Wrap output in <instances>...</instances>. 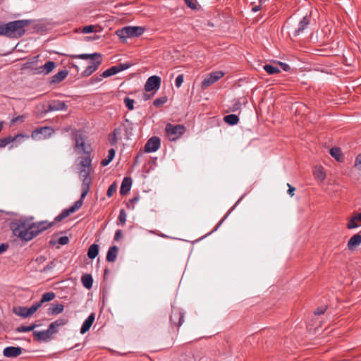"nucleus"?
<instances>
[{
	"mask_svg": "<svg viewBox=\"0 0 361 361\" xmlns=\"http://www.w3.org/2000/svg\"><path fill=\"white\" fill-rule=\"evenodd\" d=\"M117 185L114 182L108 188L106 195L110 197L113 195V194L116 191Z\"/></svg>",
	"mask_w": 361,
	"mask_h": 361,
	"instance_id": "obj_47",
	"label": "nucleus"
},
{
	"mask_svg": "<svg viewBox=\"0 0 361 361\" xmlns=\"http://www.w3.org/2000/svg\"><path fill=\"white\" fill-rule=\"evenodd\" d=\"M326 309H327V306H326V305L320 306L315 309L314 313L316 315H321V314H323L326 312Z\"/></svg>",
	"mask_w": 361,
	"mask_h": 361,
	"instance_id": "obj_50",
	"label": "nucleus"
},
{
	"mask_svg": "<svg viewBox=\"0 0 361 361\" xmlns=\"http://www.w3.org/2000/svg\"><path fill=\"white\" fill-rule=\"evenodd\" d=\"M361 244V235L357 233L353 235L348 242V247L350 250H353Z\"/></svg>",
	"mask_w": 361,
	"mask_h": 361,
	"instance_id": "obj_20",
	"label": "nucleus"
},
{
	"mask_svg": "<svg viewBox=\"0 0 361 361\" xmlns=\"http://www.w3.org/2000/svg\"><path fill=\"white\" fill-rule=\"evenodd\" d=\"M183 74L178 75L176 78L175 84L177 87H180L183 82Z\"/></svg>",
	"mask_w": 361,
	"mask_h": 361,
	"instance_id": "obj_52",
	"label": "nucleus"
},
{
	"mask_svg": "<svg viewBox=\"0 0 361 361\" xmlns=\"http://www.w3.org/2000/svg\"><path fill=\"white\" fill-rule=\"evenodd\" d=\"M75 148L79 152H83L85 154H90L91 146L85 143V137L82 134H76L75 135Z\"/></svg>",
	"mask_w": 361,
	"mask_h": 361,
	"instance_id": "obj_7",
	"label": "nucleus"
},
{
	"mask_svg": "<svg viewBox=\"0 0 361 361\" xmlns=\"http://www.w3.org/2000/svg\"><path fill=\"white\" fill-rule=\"evenodd\" d=\"M115 154H116L115 149L113 148L110 149L108 152L107 157L102 160L101 165L102 166H107L114 158Z\"/></svg>",
	"mask_w": 361,
	"mask_h": 361,
	"instance_id": "obj_32",
	"label": "nucleus"
},
{
	"mask_svg": "<svg viewBox=\"0 0 361 361\" xmlns=\"http://www.w3.org/2000/svg\"><path fill=\"white\" fill-rule=\"evenodd\" d=\"M92 159L90 158V154H87V156L81 157L80 160V165L81 166V170H88L90 172L92 171Z\"/></svg>",
	"mask_w": 361,
	"mask_h": 361,
	"instance_id": "obj_23",
	"label": "nucleus"
},
{
	"mask_svg": "<svg viewBox=\"0 0 361 361\" xmlns=\"http://www.w3.org/2000/svg\"><path fill=\"white\" fill-rule=\"evenodd\" d=\"M165 131L169 139L171 141H175L184 134L185 128L181 124L173 125L171 123H167Z\"/></svg>",
	"mask_w": 361,
	"mask_h": 361,
	"instance_id": "obj_4",
	"label": "nucleus"
},
{
	"mask_svg": "<svg viewBox=\"0 0 361 361\" xmlns=\"http://www.w3.org/2000/svg\"><path fill=\"white\" fill-rule=\"evenodd\" d=\"M20 347L8 346L4 349L3 355L6 357H16L22 353Z\"/></svg>",
	"mask_w": 361,
	"mask_h": 361,
	"instance_id": "obj_14",
	"label": "nucleus"
},
{
	"mask_svg": "<svg viewBox=\"0 0 361 361\" xmlns=\"http://www.w3.org/2000/svg\"><path fill=\"white\" fill-rule=\"evenodd\" d=\"M64 309V306L61 303H52L48 309L47 314L49 315H57L61 314Z\"/></svg>",
	"mask_w": 361,
	"mask_h": 361,
	"instance_id": "obj_21",
	"label": "nucleus"
},
{
	"mask_svg": "<svg viewBox=\"0 0 361 361\" xmlns=\"http://www.w3.org/2000/svg\"><path fill=\"white\" fill-rule=\"evenodd\" d=\"M167 101H168L167 97L164 96V97H161L154 99L153 102V105L156 107H159V106L164 105V104H166L167 102Z\"/></svg>",
	"mask_w": 361,
	"mask_h": 361,
	"instance_id": "obj_40",
	"label": "nucleus"
},
{
	"mask_svg": "<svg viewBox=\"0 0 361 361\" xmlns=\"http://www.w3.org/2000/svg\"><path fill=\"white\" fill-rule=\"evenodd\" d=\"M67 109L68 106L64 102L59 100H51L49 102L47 105H43L42 111L43 113L47 114L50 111L66 110Z\"/></svg>",
	"mask_w": 361,
	"mask_h": 361,
	"instance_id": "obj_6",
	"label": "nucleus"
},
{
	"mask_svg": "<svg viewBox=\"0 0 361 361\" xmlns=\"http://www.w3.org/2000/svg\"><path fill=\"white\" fill-rule=\"evenodd\" d=\"M58 243L62 245H67L69 243V238L67 236L60 237L58 240Z\"/></svg>",
	"mask_w": 361,
	"mask_h": 361,
	"instance_id": "obj_54",
	"label": "nucleus"
},
{
	"mask_svg": "<svg viewBox=\"0 0 361 361\" xmlns=\"http://www.w3.org/2000/svg\"><path fill=\"white\" fill-rule=\"evenodd\" d=\"M68 75V71L67 70H63L54 75L50 78V84H58L63 81Z\"/></svg>",
	"mask_w": 361,
	"mask_h": 361,
	"instance_id": "obj_18",
	"label": "nucleus"
},
{
	"mask_svg": "<svg viewBox=\"0 0 361 361\" xmlns=\"http://www.w3.org/2000/svg\"><path fill=\"white\" fill-rule=\"evenodd\" d=\"M123 102H124L126 106L128 108V110L131 111V110L134 109V104H135L134 99H130L128 97H126L124 98Z\"/></svg>",
	"mask_w": 361,
	"mask_h": 361,
	"instance_id": "obj_41",
	"label": "nucleus"
},
{
	"mask_svg": "<svg viewBox=\"0 0 361 361\" xmlns=\"http://www.w3.org/2000/svg\"><path fill=\"white\" fill-rule=\"evenodd\" d=\"M58 264V260L54 259L50 262L47 266H45L40 271L41 272H49L52 270Z\"/></svg>",
	"mask_w": 361,
	"mask_h": 361,
	"instance_id": "obj_38",
	"label": "nucleus"
},
{
	"mask_svg": "<svg viewBox=\"0 0 361 361\" xmlns=\"http://www.w3.org/2000/svg\"><path fill=\"white\" fill-rule=\"evenodd\" d=\"M161 78L157 75L150 76L145 85V90L146 92H150L152 90H158L161 85Z\"/></svg>",
	"mask_w": 361,
	"mask_h": 361,
	"instance_id": "obj_12",
	"label": "nucleus"
},
{
	"mask_svg": "<svg viewBox=\"0 0 361 361\" xmlns=\"http://www.w3.org/2000/svg\"><path fill=\"white\" fill-rule=\"evenodd\" d=\"M90 171L80 170V177L82 180L80 198L77 200L73 205L68 209H63L61 214L56 216L54 221L49 222L47 221H40L32 222L33 218H20L12 221L10 224V228L13 235L20 239L22 241L28 242L43 231L52 227L55 223L59 222L68 217L71 214L78 211L83 204V200L88 194L92 183V178Z\"/></svg>",
	"mask_w": 361,
	"mask_h": 361,
	"instance_id": "obj_1",
	"label": "nucleus"
},
{
	"mask_svg": "<svg viewBox=\"0 0 361 361\" xmlns=\"http://www.w3.org/2000/svg\"><path fill=\"white\" fill-rule=\"evenodd\" d=\"M37 326L38 325L36 324H32L29 326L21 325L16 328V331L18 333L29 332L33 331Z\"/></svg>",
	"mask_w": 361,
	"mask_h": 361,
	"instance_id": "obj_35",
	"label": "nucleus"
},
{
	"mask_svg": "<svg viewBox=\"0 0 361 361\" xmlns=\"http://www.w3.org/2000/svg\"><path fill=\"white\" fill-rule=\"evenodd\" d=\"M241 109V102L239 100H235L231 108V111H238Z\"/></svg>",
	"mask_w": 361,
	"mask_h": 361,
	"instance_id": "obj_48",
	"label": "nucleus"
},
{
	"mask_svg": "<svg viewBox=\"0 0 361 361\" xmlns=\"http://www.w3.org/2000/svg\"><path fill=\"white\" fill-rule=\"evenodd\" d=\"M123 237V232L121 230H117L115 233L114 240H119Z\"/></svg>",
	"mask_w": 361,
	"mask_h": 361,
	"instance_id": "obj_59",
	"label": "nucleus"
},
{
	"mask_svg": "<svg viewBox=\"0 0 361 361\" xmlns=\"http://www.w3.org/2000/svg\"><path fill=\"white\" fill-rule=\"evenodd\" d=\"M42 305V304L39 301L33 304L30 307L27 308V312L30 314V316H32Z\"/></svg>",
	"mask_w": 361,
	"mask_h": 361,
	"instance_id": "obj_43",
	"label": "nucleus"
},
{
	"mask_svg": "<svg viewBox=\"0 0 361 361\" xmlns=\"http://www.w3.org/2000/svg\"><path fill=\"white\" fill-rule=\"evenodd\" d=\"M24 121V116H18L12 119V123H16L18 121L23 122Z\"/></svg>",
	"mask_w": 361,
	"mask_h": 361,
	"instance_id": "obj_62",
	"label": "nucleus"
},
{
	"mask_svg": "<svg viewBox=\"0 0 361 361\" xmlns=\"http://www.w3.org/2000/svg\"><path fill=\"white\" fill-rule=\"evenodd\" d=\"M81 281L86 288L90 289L92 287L93 279L90 274H84L81 278Z\"/></svg>",
	"mask_w": 361,
	"mask_h": 361,
	"instance_id": "obj_31",
	"label": "nucleus"
},
{
	"mask_svg": "<svg viewBox=\"0 0 361 361\" xmlns=\"http://www.w3.org/2000/svg\"><path fill=\"white\" fill-rule=\"evenodd\" d=\"M56 297V294L53 292H47V293H44L42 295V298L40 299V302L42 304L44 303V302H49L52 300H54Z\"/></svg>",
	"mask_w": 361,
	"mask_h": 361,
	"instance_id": "obj_36",
	"label": "nucleus"
},
{
	"mask_svg": "<svg viewBox=\"0 0 361 361\" xmlns=\"http://www.w3.org/2000/svg\"><path fill=\"white\" fill-rule=\"evenodd\" d=\"M224 121L231 126H234L239 122V118L235 114H229L224 116Z\"/></svg>",
	"mask_w": 361,
	"mask_h": 361,
	"instance_id": "obj_33",
	"label": "nucleus"
},
{
	"mask_svg": "<svg viewBox=\"0 0 361 361\" xmlns=\"http://www.w3.org/2000/svg\"><path fill=\"white\" fill-rule=\"evenodd\" d=\"M54 130L51 127H42L35 129L32 133V137L37 139H46L49 137Z\"/></svg>",
	"mask_w": 361,
	"mask_h": 361,
	"instance_id": "obj_11",
	"label": "nucleus"
},
{
	"mask_svg": "<svg viewBox=\"0 0 361 361\" xmlns=\"http://www.w3.org/2000/svg\"><path fill=\"white\" fill-rule=\"evenodd\" d=\"M185 312L177 307L171 308V314L170 316V323L171 326H174L178 329L184 322Z\"/></svg>",
	"mask_w": 361,
	"mask_h": 361,
	"instance_id": "obj_5",
	"label": "nucleus"
},
{
	"mask_svg": "<svg viewBox=\"0 0 361 361\" xmlns=\"http://www.w3.org/2000/svg\"><path fill=\"white\" fill-rule=\"evenodd\" d=\"M24 136L22 134H18L14 137L8 136L4 138L0 139V148L5 147L8 144L13 142L18 138H23Z\"/></svg>",
	"mask_w": 361,
	"mask_h": 361,
	"instance_id": "obj_24",
	"label": "nucleus"
},
{
	"mask_svg": "<svg viewBox=\"0 0 361 361\" xmlns=\"http://www.w3.org/2000/svg\"><path fill=\"white\" fill-rule=\"evenodd\" d=\"M361 164V153L358 154L355 159V165L357 166Z\"/></svg>",
	"mask_w": 361,
	"mask_h": 361,
	"instance_id": "obj_64",
	"label": "nucleus"
},
{
	"mask_svg": "<svg viewBox=\"0 0 361 361\" xmlns=\"http://www.w3.org/2000/svg\"><path fill=\"white\" fill-rule=\"evenodd\" d=\"M242 199L240 198L238 202L235 204V205L228 212V213L226 214V216L220 221V222L216 226L215 228L212 231H215L218 229V228L220 226V225L222 224V222L228 217V216L231 213V212L234 209V208L235 207V206L238 204V202L240 201V200Z\"/></svg>",
	"mask_w": 361,
	"mask_h": 361,
	"instance_id": "obj_44",
	"label": "nucleus"
},
{
	"mask_svg": "<svg viewBox=\"0 0 361 361\" xmlns=\"http://www.w3.org/2000/svg\"><path fill=\"white\" fill-rule=\"evenodd\" d=\"M126 213L123 209L120 210L119 216H118V224H121L122 226H123L126 224Z\"/></svg>",
	"mask_w": 361,
	"mask_h": 361,
	"instance_id": "obj_45",
	"label": "nucleus"
},
{
	"mask_svg": "<svg viewBox=\"0 0 361 361\" xmlns=\"http://www.w3.org/2000/svg\"><path fill=\"white\" fill-rule=\"evenodd\" d=\"M314 175L315 178L319 180H324L326 178V174L321 168L316 169L314 171Z\"/></svg>",
	"mask_w": 361,
	"mask_h": 361,
	"instance_id": "obj_39",
	"label": "nucleus"
},
{
	"mask_svg": "<svg viewBox=\"0 0 361 361\" xmlns=\"http://www.w3.org/2000/svg\"><path fill=\"white\" fill-rule=\"evenodd\" d=\"M131 66L130 63H118L116 66H111L102 73V77L108 78L117 74L118 73L128 69Z\"/></svg>",
	"mask_w": 361,
	"mask_h": 361,
	"instance_id": "obj_10",
	"label": "nucleus"
},
{
	"mask_svg": "<svg viewBox=\"0 0 361 361\" xmlns=\"http://www.w3.org/2000/svg\"><path fill=\"white\" fill-rule=\"evenodd\" d=\"M27 310L28 309L26 307L18 306L17 307H14L13 312L16 315L22 317L23 318H27L30 317V314L27 312Z\"/></svg>",
	"mask_w": 361,
	"mask_h": 361,
	"instance_id": "obj_27",
	"label": "nucleus"
},
{
	"mask_svg": "<svg viewBox=\"0 0 361 361\" xmlns=\"http://www.w3.org/2000/svg\"><path fill=\"white\" fill-rule=\"evenodd\" d=\"M99 66V61H97L94 64L89 65L81 73L82 77H88L96 71Z\"/></svg>",
	"mask_w": 361,
	"mask_h": 361,
	"instance_id": "obj_25",
	"label": "nucleus"
},
{
	"mask_svg": "<svg viewBox=\"0 0 361 361\" xmlns=\"http://www.w3.org/2000/svg\"><path fill=\"white\" fill-rule=\"evenodd\" d=\"M31 20H18L7 23H0V35L18 39L25 33V27L30 25Z\"/></svg>",
	"mask_w": 361,
	"mask_h": 361,
	"instance_id": "obj_2",
	"label": "nucleus"
},
{
	"mask_svg": "<svg viewBox=\"0 0 361 361\" xmlns=\"http://www.w3.org/2000/svg\"><path fill=\"white\" fill-rule=\"evenodd\" d=\"M42 305V304L39 301L33 304L30 307L27 308V312L30 314V316H32Z\"/></svg>",
	"mask_w": 361,
	"mask_h": 361,
	"instance_id": "obj_42",
	"label": "nucleus"
},
{
	"mask_svg": "<svg viewBox=\"0 0 361 361\" xmlns=\"http://www.w3.org/2000/svg\"><path fill=\"white\" fill-rule=\"evenodd\" d=\"M103 78H105V77H102V74H100L99 75H94L93 77L91 78L90 82L92 84H94L95 82L102 81L103 80Z\"/></svg>",
	"mask_w": 361,
	"mask_h": 361,
	"instance_id": "obj_53",
	"label": "nucleus"
},
{
	"mask_svg": "<svg viewBox=\"0 0 361 361\" xmlns=\"http://www.w3.org/2000/svg\"><path fill=\"white\" fill-rule=\"evenodd\" d=\"M279 65L281 68L284 71H289L290 70V67L288 64L283 62H279Z\"/></svg>",
	"mask_w": 361,
	"mask_h": 361,
	"instance_id": "obj_57",
	"label": "nucleus"
},
{
	"mask_svg": "<svg viewBox=\"0 0 361 361\" xmlns=\"http://www.w3.org/2000/svg\"><path fill=\"white\" fill-rule=\"evenodd\" d=\"M94 25H87V26H85L82 28V32L83 33H91V32H94Z\"/></svg>",
	"mask_w": 361,
	"mask_h": 361,
	"instance_id": "obj_55",
	"label": "nucleus"
},
{
	"mask_svg": "<svg viewBox=\"0 0 361 361\" xmlns=\"http://www.w3.org/2000/svg\"><path fill=\"white\" fill-rule=\"evenodd\" d=\"M160 145L159 137L157 136L152 137L147 141L145 145V151L146 152H156L160 147Z\"/></svg>",
	"mask_w": 361,
	"mask_h": 361,
	"instance_id": "obj_13",
	"label": "nucleus"
},
{
	"mask_svg": "<svg viewBox=\"0 0 361 361\" xmlns=\"http://www.w3.org/2000/svg\"><path fill=\"white\" fill-rule=\"evenodd\" d=\"M118 254V247L116 245H113L109 247L107 255L106 260L109 262H114L116 260Z\"/></svg>",
	"mask_w": 361,
	"mask_h": 361,
	"instance_id": "obj_22",
	"label": "nucleus"
},
{
	"mask_svg": "<svg viewBox=\"0 0 361 361\" xmlns=\"http://www.w3.org/2000/svg\"><path fill=\"white\" fill-rule=\"evenodd\" d=\"M310 18L307 16L303 17L298 23L297 27H292V35L293 37H298L302 34L305 30L309 27Z\"/></svg>",
	"mask_w": 361,
	"mask_h": 361,
	"instance_id": "obj_9",
	"label": "nucleus"
},
{
	"mask_svg": "<svg viewBox=\"0 0 361 361\" xmlns=\"http://www.w3.org/2000/svg\"><path fill=\"white\" fill-rule=\"evenodd\" d=\"M99 56V53L95 52L93 54H72L68 55L71 59H79L82 60H91L93 58Z\"/></svg>",
	"mask_w": 361,
	"mask_h": 361,
	"instance_id": "obj_26",
	"label": "nucleus"
},
{
	"mask_svg": "<svg viewBox=\"0 0 361 361\" xmlns=\"http://www.w3.org/2000/svg\"><path fill=\"white\" fill-rule=\"evenodd\" d=\"M145 29L141 26H126L116 31V35L121 39L127 38L138 37L141 36Z\"/></svg>",
	"mask_w": 361,
	"mask_h": 361,
	"instance_id": "obj_3",
	"label": "nucleus"
},
{
	"mask_svg": "<svg viewBox=\"0 0 361 361\" xmlns=\"http://www.w3.org/2000/svg\"><path fill=\"white\" fill-rule=\"evenodd\" d=\"M46 261V257L44 256H39L36 258V262L38 263H43Z\"/></svg>",
	"mask_w": 361,
	"mask_h": 361,
	"instance_id": "obj_63",
	"label": "nucleus"
},
{
	"mask_svg": "<svg viewBox=\"0 0 361 361\" xmlns=\"http://www.w3.org/2000/svg\"><path fill=\"white\" fill-rule=\"evenodd\" d=\"M330 154L338 161H343V156L339 147H332L330 149Z\"/></svg>",
	"mask_w": 361,
	"mask_h": 361,
	"instance_id": "obj_28",
	"label": "nucleus"
},
{
	"mask_svg": "<svg viewBox=\"0 0 361 361\" xmlns=\"http://www.w3.org/2000/svg\"><path fill=\"white\" fill-rule=\"evenodd\" d=\"M263 68L269 75L278 74L281 72V70L278 67L271 64H265Z\"/></svg>",
	"mask_w": 361,
	"mask_h": 361,
	"instance_id": "obj_34",
	"label": "nucleus"
},
{
	"mask_svg": "<svg viewBox=\"0 0 361 361\" xmlns=\"http://www.w3.org/2000/svg\"><path fill=\"white\" fill-rule=\"evenodd\" d=\"M287 185L288 186V190L287 192L290 197H293L294 195V192L295 190V188L294 187L291 186L289 183H288Z\"/></svg>",
	"mask_w": 361,
	"mask_h": 361,
	"instance_id": "obj_60",
	"label": "nucleus"
},
{
	"mask_svg": "<svg viewBox=\"0 0 361 361\" xmlns=\"http://www.w3.org/2000/svg\"><path fill=\"white\" fill-rule=\"evenodd\" d=\"M99 254V246L97 244H92L87 250V256L90 259H94Z\"/></svg>",
	"mask_w": 361,
	"mask_h": 361,
	"instance_id": "obj_30",
	"label": "nucleus"
},
{
	"mask_svg": "<svg viewBox=\"0 0 361 361\" xmlns=\"http://www.w3.org/2000/svg\"><path fill=\"white\" fill-rule=\"evenodd\" d=\"M33 338L37 341H48L51 339V334L49 332V331L43 330L40 331H33L32 333Z\"/></svg>",
	"mask_w": 361,
	"mask_h": 361,
	"instance_id": "obj_15",
	"label": "nucleus"
},
{
	"mask_svg": "<svg viewBox=\"0 0 361 361\" xmlns=\"http://www.w3.org/2000/svg\"><path fill=\"white\" fill-rule=\"evenodd\" d=\"M224 75V73L222 71H216L212 72L209 74L208 77L204 78L202 82V89L205 90L209 86L215 83L219 79H221Z\"/></svg>",
	"mask_w": 361,
	"mask_h": 361,
	"instance_id": "obj_8",
	"label": "nucleus"
},
{
	"mask_svg": "<svg viewBox=\"0 0 361 361\" xmlns=\"http://www.w3.org/2000/svg\"><path fill=\"white\" fill-rule=\"evenodd\" d=\"M8 248V245L7 243H1L0 245V254L5 252Z\"/></svg>",
	"mask_w": 361,
	"mask_h": 361,
	"instance_id": "obj_61",
	"label": "nucleus"
},
{
	"mask_svg": "<svg viewBox=\"0 0 361 361\" xmlns=\"http://www.w3.org/2000/svg\"><path fill=\"white\" fill-rule=\"evenodd\" d=\"M118 133V129H114L113 133L109 135V141L111 146L115 145L117 143V134Z\"/></svg>",
	"mask_w": 361,
	"mask_h": 361,
	"instance_id": "obj_37",
	"label": "nucleus"
},
{
	"mask_svg": "<svg viewBox=\"0 0 361 361\" xmlns=\"http://www.w3.org/2000/svg\"><path fill=\"white\" fill-rule=\"evenodd\" d=\"M185 4L191 9L197 8V0H184Z\"/></svg>",
	"mask_w": 361,
	"mask_h": 361,
	"instance_id": "obj_49",
	"label": "nucleus"
},
{
	"mask_svg": "<svg viewBox=\"0 0 361 361\" xmlns=\"http://www.w3.org/2000/svg\"><path fill=\"white\" fill-rule=\"evenodd\" d=\"M56 63L54 61H47L44 65L40 66V72L44 74H49L55 68Z\"/></svg>",
	"mask_w": 361,
	"mask_h": 361,
	"instance_id": "obj_29",
	"label": "nucleus"
},
{
	"mask_svg": "<svg viewBox=\"0 0 361 361\" xmlns=\"http://www.w3.org/2000/svg\"><path fill=\"white\" fill-rule=\"evenodd\" d=\"M132 185V178L130 177H125L122 181L120 188V193L121 195H125L130 190Z\"/></svg>",
	"mask_w": 361,
	"mask_h": 361,
	"instance_id": "obj_19",
	"label": "nucleus"
},
{
	"mask_svg": "<svg viewBox=\"0 0 361 361\" xmlns=\"http://www.w3.org/2000/svg\"><path fill=\"white\" fill-rule=\"evenodd\" d=\"M68 320L66 318H59L56 321L53 322V324L56 327H61L66 325L68 323Z\"/></svg>",
	"mask_w": 361,
	"mask_h": 361,
	"instance_id": "obj_46",
	"label": "nucleus"
},
{
	"mask_svg": "<svg viewBox=\"0 0 361 361\" xmlns=\"http://www.w3.org/2000/svg\"><path fill=\"white\" fill-rule=\"evenodd\" d=\"M361 226V213H356L349 219L346 228L353 229Z\"/></svg>",
	"mask_w": 361,
	"mask_h": 361,
	"instance_id": "obj_16",
	"label": "nucleus"
},
{
	"mask_svg": "<svg viewBox=\"0 0 361 361\" xmlns=\"http://www.w3.org/2000/svg\"><path fill=\"white\" fill-rule=\"evenodd\" d=\"M139 196H135L134 197H133L130 200V202L128 204L127 207L128 209H134V205L133 204L138 202L139 201Z\"/></svg>",
	"mask_w": 361,
	"mask_h": 361,
	"instance_id": "obj_51",
	"label": "nucleus"
},
{
	"mask_svg": "<svg viewBox=\"0 0 361 361\" xmlns=\"http://www.w3.org/2000/svg\"><path fill=\"white\" fill-rule=\"evenodd\" d=\"M47 330L49 331V332L51 335L56 334L58 331L57 327L55 326V325L53 324V322H51L49 324V328L47 329Z\"/></svg>",
	"mask_w": 361,
	"mask_h": 361,
	"instance_id": "obj_56",
	"label": "nucleus"
},
{
	"mask_svg": "<svg viewBox=\"0 0 361 361\" xmlns=\"http://www.w3.org/2000/svg\"><path fill=\"white\" fill-rule=\"evenodd\" d=\"M95 319V314L94 313H91L89 317L84 321L82 323V325L80 328V333L82 334H85L87 331H88L92 326L94 321Z\"/></svg>",
	"mask_w": 361,
	"mask_h": 361,
	"instance_id": "obj_17",
	"label": "nucleus"
},
{
	"mask_svg": "<svg viewBox=\"0 0 361 361\" xmlns=\"http://www.w3.org/2000/svg\"><path fill=\"white\" fill-rule=\"evenodd\" d=\"M99 61V66L102 64V56L101 54H99V56L98 57H95V58H93L90 60V65H93L94 64V63L97 61Z\"/></svg>",
	"mask_w": 361,
	"mask_h": 361,
	"instance_id": "obj_58",
	"label": "nucleus"
}]
</instances>
